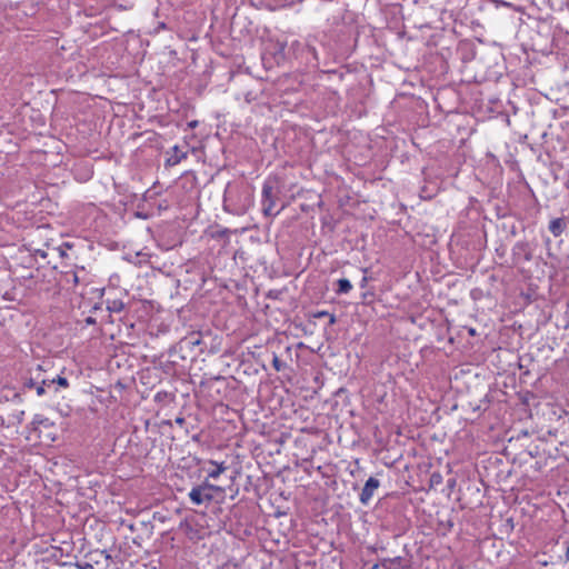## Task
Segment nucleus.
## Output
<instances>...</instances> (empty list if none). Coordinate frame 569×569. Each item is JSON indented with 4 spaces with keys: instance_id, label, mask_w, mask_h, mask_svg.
<instances>
[{
    "instance_id": "nucleus-1",
    "label": "nucleus",
    "mask_w": 569,
    "mask_h": 569,
    "mask_svg": "<svg viewBox=\"0 0 569 569\" xmlns=\"http://www.w3.org/2000/svg\"><path fill=\"white\" fill-rule=\"evenodd\" d=\"M253 204L252 191L246 186L229 183L223 196L224 210L243 214Z\"/></svg>"
},
{
    "instance_id": "nucleus-2",
    "label": "nucleus",
    "mask_w": 569,
    "mask_h": 569,
    "mask_svg": "<svg viewBox=\"0 0 569 569\" xmlns=\"http://www.w3.org/2000/svg\"><path fill=\"white\" fill-rule=\"evenodd\" d=\"M277 199L278 194L274 191L272 182L269 180L264 181L261 191V207L262 212L266 217H276L283 209L282 206L280 210H273L276 207Z\"/></svg>"
},
{
    "instance_id": "nucleus-3",
    "label": "nucleus",
    "mask_w": 569,
    "mask_h": 569,
    "mask_svg": "<svg viewBox=\"0 0 569 569\" xmlns=\"http://www.w3.org/2000/svg\"><path fill=\"white\" fill-rule=\"evenodd\" d=\"M379 487H380L379 479H377L375 477H370L366 481V483L359 495V501L361 502V505L368 506L369 502L371 501L372 497L375 496L376 490Z\"/></svg>"
},
{
    "instance_id": "nucleus-4",
    "label": "nucleus",
    "mask_w": 569,
    "mask_h": 569,
    "mask_svg": "<svg viewBox=\"0 0 569 569\" xmlns=\"http://www.w3.org/2000/svg\"><path fill=\"white\" fill-rule=\"evenodd\" d=\"M188 496L190 501L196 506H200L206 502L208 503L213 499V495L211 492H207L201 485L193 487Z\"/></svg>"
},
{
    "instance_id": "nucleus-5",
    "label": "nucleus",
    "mask_w": 569,
    "mask_h": 569,
    "mask_svg": "<svg viewBox=\"0 0 569 569\" xmlns=\"http://www.w3.org/2000/svg\"><path fill=\"white\" fill-rule=\"evenodd\" d=\"M207 463L212 467L207 470L208 478H211V479L219 478L220 475H222L228 469V466L226 465L224 461L218 462L214 460H209Z\"/></svg>"
},
{
    "instance_id": "nucleus-6",
    "label": "nucleus",
    "mask_w": 569,
    "mask_h": 569,
    "mask_svg": "<svg viewBox=\"0 0 569 569\" xmlns=\"http://www.w3.org/2000/svg\"><path fill=\"white\" fill-rule=\"evenodd\" d=\"M89 559L92 561V563L94 565H99L102 562V560H104L106 562H108V560L110 559V555L106 551V550H96V551H92L88 555Z\"/></svg>"
},
{
    "instance_id": "nucleus-7",
    "label": "nucleus",
    "mask_w": 569,
    "mask_h": 569,
    "mask_svg": "<svg viewBox=\"0 0 569 569\" xmlns=\"http://www.w3.org/2000/svg\"><path fill=\"white\" fill-rule=\"evenodd\" d=\"M566 223L563 219H553L549 224V230L555 237H559L565 230Z\"/></svg>"
},
{
    "instance_id": "nucleus-8",
    "label": "nucleus",
    "mask_w": 569,
    "mask_h": 569,
    "mask_svg": "<svg viewBox=\"0 0 569 569\" xmlns=\"http://www.w3.org/2000/svg\"><path fill=\"white\" fill-rule=\"evenodd\" d=\"M173 154L170 156V158L167 160L168 164L176 166L178 164L182 159L187 157V153L181 151L178 146L172 147Z\"/></svg>"
},
{
    "instance_id": "nucleus-9",
    "label": "nucleus",
    "mask_w": 569,
    "mask_h": 569,
    "mask_svg": "<svg viewBox=\"0 0 569 569\" xmlns=\"http://www.w3.org/2000/svg\"><path fill=\"white\" fill-rule=\"evenodd\" d=\"M351 289H352V284L348 279L341 278L337 281V289H336L337 295H347L351 291Z\"/></svg>"
},
{
    "instance_id": "nucleus-10",
    "label": "nucleus",
    "mask_w": 569,
    "mask_h": 569,
    "mask_svg": "<svg viewBox=\"0 0 569 569\" xmlns=\"http://www.w3.org/2000/svg\"><path fill=\"white\" fill-rule=\"evenodd\" d=\"M30 425L33 430H37L40 426L48 428L52 423L50 422L49 418L42 415H34Z\"/></svg>"
},
{
    "instance_id": "nucleus-11",
    "label": "nucleus",
    "mask_w": 569,
    "mask_h": 569,
    "mask_svg": "<svg viewBox=\"0 0 569 569\" xmlns=\"http://www.w3.org/2000/svg\"><path fill=\"white\" fill-rule=\"evenodd\" d=\"M107 309L109 312L119 313L124 309V303L119 299L107 300Z\"/></svg>"
},
{
    "instance_id": "nucleus-12",
    "label": "nucleus",
    "mask_w": 569,
    "mask_h": 569,
    "mask_svg": "<svg viewBox=\"0 0 569 569\" xmlns=\"http://www.w3.org/2000/svg\"><path fill=\"white\" fill-rule=\"evenodd\" d=\"M183 341L193 349L194 347L199 346L201 343V336L199 332H191L189 336H187Z\"/></svg>"
},
{
    "instance_id": "nucleus-13",
    "label": "nucleus",
    "mask_w": 569,
    "mask_h": 569,
    "mask_svg": "<svg viewBox=\"0 0 569 569\" xmlns=\"http://www.w3.org/2000/svg\"><path fill=\"white\" fill-rule=\"evenodd\" d=\"M24 410H13L10 415H9V421L12 423V425H21L24 420Z\"/></svg>"
},
{
    "instance_id": "nucleus-14",
    "label": "nucleus",
    "mask_w": 569,
    "mask_h": 569,
    "mask_svg": "<svg viewBox=\"0 0 569 569\" xmlns=\"http://www.w3.org/2000/svg\"><path fill=\"white\" fill-rule=\"evenodd\" d=\"M376 293L373 290H366L361 293V301L365 305H371L375 301Z\"/></svg>"
},
{
    "instance_id": "nucleus-15",
    "label": "nucleus",
    "mask_w": 569,
    "mask_h": 569,
    "mask_svg": "<svg viewBox=\"0 0 569 569\" xmlns=\"http://www.w3.org/2000/svg\"><path fill=\"white\" fill-rule=\"evenodd\" d=\"M54 383H57L58 386H60L62 388L69 387V381L67 380V378L61 377V376H58L57 378L49 380V386L52 387Z\"/></svg>"
},
{
    "instance_id": "nucleus-16",
    "label": "nucleus",
    "mask_w": 569,
    "mask_h": 569,
    "mask_svg": "<svg viewBox=\"0 0 569 569\" xmlns=\"http://www.w3.org/2000/svg\"><path fill=\"white\" fill-rule=\"evenodd\" d=\"M49 380H42L40 385H37L36 392L39 397L46 393V388H50Z\"/></svg>"
},
{
    "instance_id": "nucleus-17",
    "label": "nucleus",
    "mask_w": 569,
    "mask_h": 569,
    "mask_svg": "<svg viewBox=\"0 0 569 569\" xmlns=\"http://www.w3.org/2000/svg\"><path fill=\"white\" fill-rule=\"evenodd\" d=\"M201 486H202V488H204V490L207 492H211L212 493V491H217V492H222L223 491V489L221 487L216 486V485H211L208 481L202 482Z\"/></svg>"
},
{
    "instance_id": "nucleus-18",
    "label": "nucleus",
    "mask_w": 569,
    "mask_h": 569,
    "mask_svg": "<svg viewBox=\"0 0 569 569\" xmlns=\"http://www.w3.org/2000/svg\"><path fill=\"white\" fill-rule=\"evenodd\" d=\"M272 367L274 368L276 371L279 372L284 369L286 363L282 362L277 355H274L272 359Z\"/></svg>"
},
{
    "instance_id": "nucleus-19",
    "label": "nucleus",
    "mask_w": 569,
    "mask_h": 569,
    "mask_svg": "<svg viewBox=\"0 0 569 569\" xmlns=\"http://www.w3.org/2000/svg\"><path fill=\"white\" fill-rule=\"evenodd\" d=\"M322 317H329L330 325H333L336 322V316L332 313H329L328 311H318L315 313V318H322Z\"/></svg>"
},
{
    "instance_id": "nucleus-20",
    "label": "nucleus",
    "mask_w": 569,
    "mask_h": 569,
    "mask_svg": "<svg viewBox=\"0 0 569 569\" xmlns=\"http://www.w3.org/2000/svg\"><path fill=\"white\" fill-rule=\"evenodd\" d=\"M362 272H363V277H362L359 286L361 289H366L368 286V282L371 280V278L368 276L369 270L367 268H363Z\"/></svg>"
},
{
    "instance_id": "nucleus-21",
    "label": "nucleus",
    "mask_w": 569,
    "mask_h": 569,
    "mask_svg": "<svg viewBox=\"0 0 569 569\" xmlns=\"http://www.w3.org/2000/svg\"><path fill=\"white\" fill-rule=\"evenodd\" d=\"M77 567L79 569H94V565L92 563L91 560H89V561H87V560L78 561L77 562Z\"/></svg>"
},
{
    "instance_id": "nucleus-22",
    "label": "nucleus",
    "mask_w": 569,
    "mask_h": 569,
    "mask_svg": "<svg viewBox=\"0 0 569 569\" xmlns=\"http://www.w3.org/2000/svg\"><path fill=\"white\" fill-rule=\"evenodd\" d=\"M431 485H439L442 481V477L440 473L435 472L430 477Z\"/></svg>"
},
{
    "instance_id": "nucleus-23",
    "label": "nucleus",
    "mask_w": 569,
    "mask_h": 569,
    "mask_svg": "<svg viewBox=\"0 0 569 569\" xmlns=\"http://www.w3.org/2000/svg\"><path fill=\"white\" fill-rule=\"evenodd\" d=\"M24 388L26 389H32V388H36L37 387V383L34 382V380L32 378L28 379L26 382H24Z\"/></svg>"
},
{
    "instance_id": "nucleus-24",
    "label": "nucleus",
    "mask_w": 569,
    "mask_h": 569,
    "mask_svg": "<svg viewBox=\"0 0 569 569\" xmlns=\"http://www.w3.org/2000/svg\"><path fill=\"white\" fill-rule=\"evenodd\" d=\"M68 282H72L74 286H77L80 282L79 276L77 272H73L71 274V279H68Z\"/></svg>"
},
{
    "instance_id": "nucleus-25",
    "label": "nucleus",
    "mask_w": 569,
    "mask_h": 569,
    "mask_svg": "<svg viewBox=\"0 0 569 569\" xmlns=\"http://www.w3.org/2000/svg\"><path fill=\"white\" fill-rule=\"evenodd\" d=\"M174 422L179 426H182L184 423V418L183 417H177L174 419Z\"/></svg>"
},
{
    "instance_id": "nucleus-26",
    "label": "nucleus",
    "mask_w": 569,
    "mask_h": 569,
    "mask_svg": "<svg viewBox=\"0 0 569 569\" xmlns=\"http://www.w3.org/2000/svg\"><path fill=\"white\" fill-rule=\"evenodd\" d=\"M566 559H567V561H569V542L567 543V548H566Z\"/></svg>"
},
{
    "instance_id": "nucleus-27",
    "label": "nucleus",
    "mask_w": 569,
    "mask_h": 569,
    "mask_svg": "<svg viewBox=\"0 0 569 569\" xmlns=\"http://www.w3.org/2000/svg\"><path fill=\"white\" fill-rule=\"evenodd\" d=\"M86 322L89 325H92V323H94V319L89 317V318H87Z\"/></svg>"
},
{
    "instance_id": "nucleus-28",
    "label": "nucleus",
    "mask_w": 569,
    "mask_h": 569,
    "mask_svg": "<svg viewBox=\"0 0 569 569\" xmlns=\"http://www.w3.org/2000/svg\"><path fill=\"white\" fill-rule=\"evenodd\" d=\"M251 99H252L251 93H250V92H248V93L246 94V100H247L248 102H250V101H251Z\"/></svg>"
},
{
    "instance_id": "nucleus-29",
    "label": "nucleus",
    "mask_w": 569,
    "mask_h": 569,
    "mask_svg": "<svg viewBox=\"0 0 569 569\" xmlns=\"http://www.w3.org/2000/svg\"><path fill=\"white\" fill-rule=\"evenodd\" d=\"M228 232H229V230H228V229H223L219 234H220V236H226Z\"/></svg>"
},
{
    "instance_id": "nucleus-30",
    "label": "nucleus",
    "mask_w": 569,
    "mask_h": 569,
    "mask_svg": "<svg viewBox=\"0 0 569 569\" xmlns=\"http://www.w3.org/2000/svg\"><path fill=\"white\" fill-rule=\"evenodd\" d=\"M197 126V121L189 122V127L194 128Z\"/></svg>"
}]
</instances>
